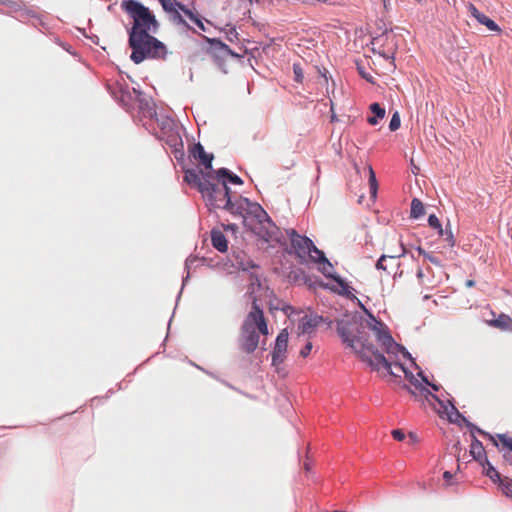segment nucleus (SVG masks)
Returning <instances> with one entry per match:
<instances>
[{
    "mask_svg": "<svg viewBox=\"0 0 512 512\" xmlns=\"http://www.w3.org/2000/svg\"><path fill=\"white\" fill-rule=\"evenodd\" d=\"M268 325L263 310L254 297L251 310L246 315L238 338L239 348L247 353H253L259 344V335H268Z\"/></svg>",
    "mask_w": 512,
    "mask_h": 512,
    "instance_id": "obj_4",
    "label": "nucleus"
},
{
    "mask_svg": "<svg viewBox=\"0 0 512 512\" xmlns=\"http://www.w3.org/2000/svg\"><path fill=\"white\" fill-rule=\"evenodd\" d=\"M185 15L191 21H193L201 30H203V31L205 30L203 22L191 10H186Z\"/></svg>",
    "mask_w": 512,
    "mask_h": 512,
    "instance_id": "obj_31",
    "label": "nucleus"
},
{
    "mask_svg": "<svg viewBox=\"0 0 512 512\" xmlns=\"http://www.w3.org/2000/svg\"><path fill=\"white\" fill-rule=\"evenodd\" d=\"M226 33L228 34V39L230 41L233 40V38H237V32H236V29L234 26H232L231 24L227 23L226 24Z\"/></svg>",
    "mask_w": 512,
    "mask_h": 512,
    "instance_id": "obj_34",
    "label": "nucleus"
},
{
    "mask_svg": "<svg viewBox=\"0 0 512 512\" xmlns=\"http://www.w3.org/2000/svg\"><path fill=\"white\" fill-rule=\"evenodd\" d=\"M311 350H312V343L307 342L306 345L300 350V355L303 358H306L311 353Z\"/></svg>",
    "mask_w": 512,
    "mask_h": 512,
    "instance_id": "obj_36",
    "label": "nucleus"
},
{
    "mask_svg": "<svg viewBox=\"0 0 512 512\" xmlns=\"http://www.w3.org/2000/svg\"><path fill=\"white\" fill-rule=\"evenodd\" d=\"M388 361L391 363V371L394 373V377H399V375L393 371L392 367L394 366L395 368H398L399 371L403 372L405 374V377L409 380V382L415 386L416 389H419L421 394L428 400L429 398H432L436 401H439L440 400L438 399V397L436 395H434L433 393H431L426 387H424L420 382L419 380L413 375L412 372L408 371L402 364H400L399 362L397 361H392V360H389ZM387 373L390 375V373L387 371ZM391 376H393V374H391Z\"/></svg>",
    "mask_w": 512,
    "mask_h": 512,
    "instance_id": "obj_6",
    "label": "nucleus"
},
{
    "mask_svg": "<svg viewBox=\"0 0 512 512\" xmlns=\"http://www.w3.org/2000/svg\"><path fill=\"white\" fill-rule=\"evenodd\" d=\"M473 430L477 431L478 433L484 436H487L496 447H498L499 443H501L504 448H508L510 451H512V438L509 437L508 435L498 434L497 437H494L476 426H473Z\"/></svg>",
    "mask_w": 512,
    "mask_h": 512,
    "instance_id": "obj_15",
    "label": "nucleus"
},
{
    "mask_svg": "<svg viewBox=\"0 0 512 512\" xmlns=\"http://www.w3.org/2000/svg\"><path fill=\"white\" fill-rule=\"evenodd\" d=\"M337 333L342 341L358 354L361 360L367 362L373 370L379 371L381 368H384L390 374L394 375L391 371V363L388 359L376 350L366 338L361 335L354 336L346 324H339Z\"/></svg>",
    "mask_w": 512,
    "mask_h": 512,
    "instance_id": "obj_3",
    "label": "nucleus"
},
{
    "mask_svg": "<svg viewBox=\"0 0 512 512\" xmlns=\"http://www.w3.org/2000/svg\"><path fill=\"white\" fill-rule=\"evenodd\" d=\"M295 80L299 83L303 80V71L301 66H294Z\"/></svg>",
    "mask_w": 512,
    "mask_h": 512,
    "instance_id": "obj_38",
    "label": "nucleus"
},
{
    "mask_svg": "<svg viewBox=\"0 0 512 512\" xmlns=\"http://www.w3.org/2000/svg\"><path fill=\"white\" fill-rule=\"evenodd\" d=\"M423 381H425L427 384H429V385L432 387V389H433L434 391H438V390H439V387H438L437 385H435V384H430V383L428 382V380H427L425 377H423Z\"/></svg>",
    "mask_w": 512,
    "mask_h": 512,
    "instance_id": "obj_46",
    "label": "nucleus"
},
{
    "mask_svg": "<svg viewBox=\"0 0 512 512\" xmlns=\"http://www.w3.org/2000/svg\"><path fill=\"white\" fill-rule=\"evenodd\" d=\"M428 224L430 227H432L433 229L437 230L438 234L440 236H443L444 235V230L442 228V225L438 219V217L434 214L430 215L429 218H428Z\"/></svg>",
    "mask_w": 512,
    "mask_h": 512,
    "instance_id": "obj_28",
    "label": "nucleus"
},
{
    "mask_svg": "<svg viewBox=\"0 0 512 512\" xmlns=\"http://www.w3.org/2000/svg\"><path fill=\"white\" fill-rule=\"evenodd\" d=\"M417 279L419 281V284L422 286L430 287L431 285H428L425 281V274L422 270V268L418 267L417 273H416Z\"/></svg>",
    "mask_w": 512,
    "mask_h": 512,
    "instance_id": "obj_35",
    "label": "nucleus"
},
{
    "mask_svg": "<svg viewBox=\"0 0 512 512\" xmlns=\"http://www.w3.org/2000/svg\"><path fill=\"white\" fill-rule=\"evenodd\" d=\"M470 454L477 461H481L483 458H485V448L473 433L472 442L470 445Z\"/></svg>",
    "mask_w": 512,
    "mask_h": 512,
    "instance_id": "obj_17",
    "label": "nucleus"
},
{
    "mask_svg": "<svg viewBox=\"0 0 512 512\" xmlns=\"http://www.w3.org/2000/svg\"><path fill=\"white\" fill-rule=\"evenodd\" d=\"M406 254V249L404 247V245L402 243H400V251L397 252V253H393V254H389V255H382L377 263H376V268L378 270H384V271H387V267L384 265V262L387 260V259H392V260H395L397 258H400L402 256H404Z\"/></svg>",
    "mask_w": 512,
    "mask_h": 512,
    "instance_id": "obj_19",
    "label": "nucleus"
},
{
    "mask_svg": "<svg viewBox=\"0 0 512 512\" xmlns=\"http://www.w3.org/2000/svg\"><path fill=\"white\" fill-rule=\"evenodd\" d=\"M184 181L201 192V188L207 183V172L188 169L185 171Z\"/></svg>",
    "mask_w": 512,
    "mask_h": 512,
    "instance_id": "obj_12",
    "label": "nucleus"
},
{
    "mask_svg": "<svg viewBox=\"0 0 512 512\" xmlns=\"http://www.w3.org/2000/svg\"><path fill=\"white\" fill-rule=\"evenodd\" d=\"M107 89L110 92L111 96L114 100L125 110L128 112V102H126V97L128 96V92L126 87L119 81L116 80L115 83L107 84Z\"/></svg>",
    "mask_w": 512,
    "mask_h": 512,
    "instance_id": "obj_11",
    "label": "nucleus"
},
{
    "mask_svg": "<svg viewBox=\"0 0 512 512\" xmlns=\"http://www.w3.org/2000/svg\"><path fill=\"white\" fill-rule=\"evenodd\" d=\"M477 21L479 23L485 25L491 31H499L500 30L499 26L492 19H490L488 16H486L483 13L477 18Z\"/></svg>",
    "mask_w": 512,
    "mask_h": 512,
    "instance_id": "obj_26",
    "label": "nucleus"
},
{
    "mask_svg": "<svg viewBox=\"0 0 512 512\" xmlns=\"http://www.w3.org/2000/svg\"><path fill=\"white\" fill-rule=\"evenodd\" d=\"M500 487L506 496L512 498V480L506 482L501 481Z\"/></svg>",
    "mask_w": 512,
    "mask_h": 512,
    "instance_id": "obj_33",
    "label": "nucleus"
},
{
    "mask_svg": "<svg viewBox=\"0 0 512 512\" xmlns=\"http://www.w3.org/2000/svg\"><path fill=\"white\" fill-rule=\"evenodd\" d=\"M159 2L161 3L163 9L171 15V18L174 21H177L179 23L183 22L179 10H181L185 14V11L189 10L188 8H186L177 0H159Z\"/></svg>",
    "mask_w": 512,
    "mask_h": 512,
    "instance_id": "obj_13",
    "label": "nucleus"
},
{
    "mask_svg": "<svg viewBox=\"0 0 512 512\" xmlns=\"http://www.w3.org/2000/svg\"><path fill=\"white\" fill-rule=\"evenodd\" d=\"M368 173H369V186H370V193L372 197H375L378 190V183L376 179L375 172L372 168V166H368Z\"/></svg>",
    "mask_w": 512,
    "mask_h": 512,
    "instance_id": "obj_25",
    "label": "nucleus"
},
{
    "mask_svg": "<svg viewBox=\"0 0 512 512\" xmlns=\"http://www.w3.org/2000/svg\"><path fill=\"white\" fill-rule=\"evenodd\" d=\"M288 331L283 329L276 338L275 347L272 352V364L278 366L284 362L288 347Z\"/></svg>",
    "mask_w": 512,
    "mask_h": 512,
    "instance_id": "obj_8",
    "label": "nucleus"
},
{
    "mask_svg": "<svg viewBox=\"0 0 512 512\" xmlns=\"http://www.w3.org/2000/svg\"><path fill=\"white\" fill-rule=\"evenodd\" d=\"M485 461L487 463V471H486V475L494 482L496 481H502L501 478H500V474L499 472L487 461V459L485 458Z\"/></svg>",
    "mask_w": 512,
    "mask_h": 512,
    "instance_id": "obj_29",
    "label": "nucleus"
},
{
    "mask_svg": "<svg viewBox=\"0 0 512 512\" xmlns=\"http://www.w3.org/2000/svg\"><path fill=\"white\" fill-rule=\"evenodd\" d=\"M332 269H330L326 264H323V267H322V273L326 276V277H329V278H332L339 286H341L342 288H346L347 287V284L346 282L339 276H336V275H333L332 274Z\"/></svg>",
    "mask_w": 512,
    "mask_h": 512,
    "instance_id": "obj_24",
    "label": "nucleus"
},
{
    "mask_svg": "<svg viewBox=\"0 0 512 512\" xmlns=\"http://www.w3.org/2000/svg\"><path fill=\"white\" fill-rule=\"evenodd\" d=\"M128 6H129L128 0H122V2H121L122 10L128 13Z\"/></svg>",
    "mask_w": 512,
    "mask_h": 512,
    "instance_id": "obj_42",
    "label": "nucleus"
},
{
    "mask_svg": "<svg viewBox=\"0 0 512 512\" xmlns=\"http://www.w3.org/2000/svg\"><path fill=\"white\" fill-rule=\"evenodd\" d=\"M444 235H446V240L450 242V246H454V238L451 231H444Z\"/></svg>",
    "mask_w": 512,
    "mask_h": 512,
    "instance_id": "obj_41",
    "label": "nucleus"
},
{
    "mask_svg": "<svg viewBox=\"0 0 512 512\" xmlns=\"http://www.w3.org/2000/svg\"><path fill=\"white\" fill-rule=\"evenodd\" d=\"M190 156L193 157L199 164L204 166L207 172H211L213 154H209L205 151L204 147L200 143H196L190 149Z\"/></svg>",
    "mask_w": 512,
    "mask_h": 512,
    "instance_id": "obj_10",
    "label": "nucleus"
},
{
    "mask_svg": "<svg viewBox=\"0 0 512 512\" xmlns=\"http://www.w3.org/2000/svg\"><path fill=\"white\" fill-rule=\"evenodd\" d=\"M319 73H321L323 76H325V73L322 72V70H319Z\"/></svg>",
    "mask_w": 512,
    "mask_h": 512,
    "instance_id": "obj_49",
    "label": "nucleus"
},
{
    "mask_svg": "<svg viewBox=\"0 0 512 512\" xmlns=\"http://www.w3.org/2000/svg\"><path fill=\"white\" fill-rule=\"evenodd\" d=\"M424 213L425 208L423 203L419 199L414 198L411 202V217L417 219L423 216Z\"/></svg>",
    "mask_w": 512,
    "mask_h": 512,
    "instance_id": "obj_23",
    "label": "nucleus"
},
{
    "mask_svg": "<svg viewBox=\"0 0 512 512\" xmlns=\"http://www.w3.org/2000/svg\"><path fill=\"white\" fill-rule=\"evenodd\" d=\"M200 193L208 206L224 209L234 216L241 217L245 226L264 239L272 237L274 227L266 211L261 205L245 197L232 200L225 179L207 172V183L201 188Z\"/></svg>",
    "mask_w": 512,
    "mask_h": 512,
    "instance_id": "obj_1",
    "label": "nucleus"
},
{
    "mask_svg": "<svg viewBox=\"0 0 512 512\" xmlns=\"http://www.w3.org/2000/svg\"><path fill=\"white\" fill-rule=\"evenodd\" d=\"M211 242L214 248L219 252H226L228 249V242L225 235L220 230L213 229L211 231Z\"/></svg>",
    "mask_w": 512,
    "mask_h": 512,
    "instance_id": "obj_16",
    "label": "nucleus"
},
{
    "mask_svg": "<svg viewBox=\"0 0 512 512\" xmlns=\"http://www.w3.org/2000/svg\"><path fill=\"white\" fill-rule=\"evenodd\" d=\"M392 436L397 441H403L405 439V433L401 429L393 430Z\"/></svg>",
    "mask_w": 512,
    "mask_h": 512,
    "instance_id": "obj_37",
    "label": "nucleus"
},
{
    "mask_svg": "<svg viewBox=\"0 0 512 512\" xmlns=\"http://www.w3.org/2000/svg\"><path fill=\"white\" fill-rule=\"evenodd\" d=\"M361 327L372 333L380 347L389 355V360L392 356H397L398 353L409 355L404 347L395 342L388 327L373 315L369 314L368 319L362 322Z\"/></svg>",
    "mask_w": 512,
    "mask_h": 512,
    "instance_id": "obj_5",
    "label": "nucleus"
},
{
    "mask_svg": "<svg viewBox=\"0 0 512 512\" xmlns=\"http://www.w3.org/2000/svg\"><path fill=\"white\" fill-rule=\"evenodd\" d=\"M134 93L137 94L135 100V107L140 114L141 120L149 119L151 120L154 116H156V107L153 100L140 92H138L135 88L133 89Z\"/></svg>",
    "mask_w": 512,
    "mask_h": 512,
    "instance_id": "obj_7",
    "label": "nucleus"
},
{
    "mask_svg": "<svg viewBox=\"0 0 512 512\" xmlns=\"http://www.w3.org/2000/svg\"><path fill=\"white\" fill-rule=\"evenodd\" d=\"M370 110L375 114L374 117L368 118V123L370 125H376L378 123V118L382 119L385 116V109L382 108L378 103H372L370 105Z\"/></svg>",
    "mask_w": 512,
    "mask_h": 512,
    "instance_id": "obj_22",
    "label": "nucleus"
},
{
    "mask_svg": "<svg viewBox=\"0 0 512 512\" xmlns=\"http://www.w3.org/2000/svg\"><path fill=\"white\" fill-rule=\"evenodd\" d=\"M466 285H467L468 287H472V286H474V281H473V280H468V281L466 282Z\"/></svg>",
    "mask_w": 512,
    "mask_h": 512,
    "instance_id": "obj_48",
    "label": "nucleus"
},
{
    "mask_svg": "<svg viewBox=\"0 0 512 512\" xmlns=\"http://www.w3.org/2000/svg\"><path fill=\"white\" fill-rule=\"evenodd\" d=\"M490 324L502 330H512V319L505 314H501L497 319L491 321Z\"/></svg>",
    "mask_w": 512,
    "mask_h": 512,
    "instance_id": "obj_21",
    "label": "nucleus"
},
{
    "mask_svg": "<svg viewBox=\"0 0 512 512\" xmlns=\"http://www.w3.org/2000/svg\"><path fill=\"white\" fill-rule=\"evenodd\" d=\"M468 9H469L470 13L472 14V16L475 17L476 19L482 14L481 12L478 11V9L473 4H470L468 6Z\"/></svg>",
    "mask_w": 512,
    "mask_h": 512,
    "instance_id": "obj_39",
    "label": "nucleus"
},
{
    "mask_svg": "<svg viewBox=\"0 0 512 512\" xmlns=\"http://www.w3.org/2000/svg\"><path fill=\"white\" fill-rule=\"evenodd\" d=\"M304 469H305L306 471H310V469H311V464H310L309 462H305V463H304Z\"/></svg>",
    "mask_w": 512,
    "mask_h": 512,
    "instance_id": "obj_47",
    "label": "nucleus"
},
{
    "mask_svg": "<svg viewBox=\"0 0 512 512\" xmlns=\"http://www.w3.org/2000/svg\"><path fill=\"white\" fill-rule=\"evenodd\" d=\"M443 477H444V479H445L447 482H449V481L452 479L453 475H452V473H451V472H449V471H445V472H444V474H443Z\"/></svg>",
    "mask_w": 512,
    "mask_h": 512,
    "instance_id": "obj_43",
    "label": "nucleus"
},
{
    "mask_svg": "<svg viewBox=\"0 0 512 512\" xmlns=\"http://www.w3.org/2000/svg\"><path fill=\"white\" fill-rule=\"evenodd\" d=\"M130 18L133 20L130 30V58L135 63L144 60H166V46L152 35L159 28L155 15L140 2L130 0Z\"/></svg>",
    "mask_w": 512,
    "mask_h": 512,
    "instance_id": "obj_2",
    "label": "nucleus"
},
{
    "mask_svg": "<svg viewBox=\"0 0 512 512\" xmlns=\"http://www.w3.org/2000/svg\"><path fill=\"white\" fill-rule=\"evenodd\" d=\"M417 252L435 266L442 267L440 259L431 253L426 252L421 246L416 248Z\"/></svg>",
    "mask_w": 512,
    "mask_h": 512,
    "instance_id": "obj_27",
    "label": "nucleus"
},
{
    "mask_svg": "<svg viewBox=\"0 0 512 512\" xmlns=\"http://www.w3.org/2000/svg\"><path fill=\"white\" fill-rule=\"evenodd\" d=\"M367 69H371L370 66H357V70L362 78L366 79L370 83H374L373 76Z\"/></svg>",
    "mask_w": 512,
    "mask_h": 512,
    "instance_id": "obj_30",
    "label": "nucleus"
},
{
    "mask_svg": "<svg viewBox=\"0 0 512 512\" xmlns=\"http://www.w3.org/2000/svg\"><path fill=\"white\" fill-rule=\"evenodd\" d=\"M310 259L315 263L326 264L330 269H332V264L325 257L323 251L319 250L314 244L311 247L310 254H307Z\"/></svg>",
    "mask_w": 512,
    "mask_h": 512,
    "instance_id": "obj_20",
    "label": "nucleus"
},
{
    "mask_svg": "<svg viewBox=\"0 0 512 512\" xmlns=\"http://www.w3.org/2000/svg\"><path fill=\"white\" fill-rule=\"evenodd\" d=\"M400 123H401L400 116H399L398 112H395L392 115V118L390 120L389 129L391 131H396L400 127Z\"/></svg>",
    "mask_w": 512,
    "mask_h": 512,
    "instance_id": "obj_32",
    "label": "nucleus"
},
{
    "mask_svg": "<svg viewBox=\"0 0 512 512\" xmlns=\"http://www.w3.org/2000/svg\"><path fill=\"white\" fill-rule=\"evenodd\" d=\"M418 3H421L423 0H416Z\"/></svg>",
    "mask_w": 512,
    "mask_h": 512,
    "instance_id": "obj_50",
    "label": "nucleus"
},
{
    "mask_svg": "<svg viewBox=\"0 0 512 512\" xmlns=\"http://www.w3.org/2000/svg\"><path fill=\"white\" fill-rule=\"evenodd\" d=\"M224 228L226 230L230 229L232 231H236L237 230V226L235 224H228V225H225Z\"/></svg>",
    "mask_w": 512,
    "mask_h": 512,
    "instance_id": "obj_45",
    "label": "nucleus"
},
{
    "mask_svg": "<svg viewBox=\"0 0 512 512\" xmlns=\"http://www.w3.org/2000/svg\"><path fill=\"white\" fill-rule=\"evenodd\" d=\"M403 388L407 390L412 396H416V393L414 390H412L408 385L403 384Z\"/></svg>",
    "mask_w": 512,
    "mask_h": 512,
    "instance_id": "obj_44",
    "label": "nucleus"
},
{
    "mask_svg": "<svg viewBox=\"0 0 512 512\" xmlns=\"http://www.w3.org/2000/svg\"><path fill=\"white\" fill-rule=\"evenodd\" d=\"M282 310L289 317H291L295 313V308L290 306V305H287V306L283 307Z\"/></svg>",
    "mask_w": 512,
    "mask_h": 512,
    "instance_id": "obj_40",
    "label": "nucleus"
},
{
    "mask_svg": "<svg viewBox=\"0 0 512 512\" xmlns=\"http://www.w3.org/2000/svg\"><path fill=\"white\" fill-rule=\"evenodd\" d=\"M217 177H220V179H225L226 180V184L228 182L232 183V184H236V185H241L243 183L242 179L233 174L230 170L226 169V168H220L219 170L213 172Z\"/></svg>",
    "mask_w": 512,
    "mask_h": 512,
    "instance_id": "obj_18",
    "label": "nucleus"
},
{
    "mask_svg": "<svg viewBox=\"0 0 512 512\" xmlns=\"http://www.w3.org/2000/svg\"><path fill=\"white\" fill-rule=\"evenodd\" d=\"M322 318L317 315H305L298 324L299 334H310L320 324Z\"/></svg>",
    "mask_w": 512,
    "mask_h": 512,
    "instance_id": "obj_14",
    "label": "nucleus"
},
{
    "mask_svg": "<svg viewBox=\"0 0 512 512\" xmlns=\"http://www.w3.org/2000/svg\"><path fill=\"white\" fill-rule=\"evenodd\" d=\"M291 245L296 251L299 257H305L310 254L313 242L306 236L299 235L295 230H291L289 233Z\"/></svg>",
    "mask_w": 512,
    "mask_h": 512,
    "instance_id": "obj_9",
    "label": "nucleus"
}]
</instances>
